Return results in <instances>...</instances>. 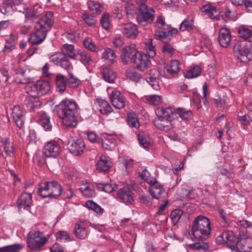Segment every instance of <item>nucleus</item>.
<instances>
[{
	"mask_svg": "<svg viewBox=\"0 0 252 252\" xmlns=\"http://www.w3.org/2000/svg\"><path fill=\"white\" fill-rule=\"evenodd\" d=\"M39 124L46 131H50L52 129V125L50 122V117L45 113H43L38 121Z\"/></svg>",
	"mask_w": 252,
	"mask_h": 252,
	"instance_id": "nucleus-39",
	"label": "nucleus"
},
{
	"mask_svg": "<svg viewBox=\"0 0 252 252\" xmlns=\"http://www.w3.org/2000/svg\"><path fill=\"white\" fill-rule=\"evenodd\" d=\"M218 40L221 46L227 47L231 42V34L229 30L224 28H221Z\"/></svg>",
	"mask_w": 252,
	"mask_h": 252,
	"instance_id": "nucleus-19",
	"label": "nucleus"
},
{
	"mask_svg": "<svg viewBox=\"0 0 252 252\" xmlns=\"http://www.w3.org/2000/svg\"><path fill=\"white\" fill-rule=\"evenodd\" d=\"M32 202V194L28 192L22 193L17 201L19 210L21 209L29 210Z\"/></svg>",
	"mask_w": 252,
	"mask_h": 252,
	"instance_id": "nucleus-18",
	"label": "nucleus"
},
{
	"mask_svg": "<svg viewBox=\"0 0 252 252\" xmlns=\"http://www.w3.org/2000/svg\"><path fill=\"white\" fill-rule=\"evenodd\" d=\"M0 142L3 147V151L5 154L11 157L15 152L13 144L10 142L9 139L8 138H2Z\"/></svg>",
	"mask_w": 252,
	"mask_h": 252,
	"instance_id": "nucleus-31",
	"label": "nucleus"
},
{
	"mask_svg": "<svg viewBox=\"0 0 252 252\" xmlns=\"http://www.w3.org/2000/svg\"><path fill=\"white\" fill-rule=\"evenodd\" d=\"M32 79L31 78L25 77L22 79L19 78L18 77L15 78V82L19 84H27L25 87L26 92L28 93L29 97H38V82L36 83H31Z\"/></svg>",
	"mask_w": 252,
	"mask_h": 252,
	"instance_id": "nucleus-8",
	"label": "nucleus"
},
{
	"mask_svg": "<svg viewBox=\"0 0 252 252\" xmlns=\"http://www.w3.org/2000/svg\"><path fill=\"white\" fill-rule=\"evenodd\" d=\"M126 74L127 77L131 81L138 82L141 79L140 74L135 71L127 70Z\"/></svg>",
	"mask_w": 252,
	"mask_h": 252,
	"instance_id": "nucleus-58",
	"label": "nucleus"
},
{
	"mask_svg": "<svg viewBox=\"0 0 252 252\" xmlns=\"http://www.w3.org/2000/svg\"><path fill=\"white\" fill-rule=\"evenodd\" d=\"M82 17L85 22L90 26H94L96 23L97 20L93 15L85 13Z\"/></svg>",
	"mask_w": 252,
	"mask_h": 252,
	"instance_id": "nucleus-57",
	"label": "nucleus"
},
{
	"mask_svg": "<svg viewBox=\"0 0 252 252\" xmlns=\"http://www.w3.org/2000/svg\"><path fill=\"white\" fill-rule=\"evenodd\" d=\"M133 63L136 65L137 68L140 71H144L148 67L150 61L146 54L140 52Z\"/></svg>",
	"mask_w": 252,
	"mask_h": 252,
	"instance_id": "nucleus-22",
	"label": "nucleus"
},
{
	"mask_svg": "<svg viewBox=\"0 0 252 252\" xmlns=\"http://www.w3.org/2000/svg\"><path fill=\"white\" fill-rule=\"evenodd\" d=\"M47 242V239L45 236H41V238L28 241L27 242L28 247L32 250H39Z\"/></svg>",
	"mask_w": 252,
	"mask_h": 252,
	"instance_id": "nucleus-29",
	"label": "nucleus"
},
{
	"mask_svg": "<svg viewBox=\"0 0 252 252\" xmlns=\"http://www.w3.org/2000/svg\"><path fill=\"white\" fill-rule=\"evenodd\" d=\"M109 18V14L106 13L102 15L100 20V23L102 27L106 30H108L109 28L110 22Z\"/></svg>",
	"mask_w": 252,
	"mask_h": 252,
	"instance_id": "nucleus-63",
	"label": "nucleus"
},
{
	"mask_svg": "<svg viewBox=\"0 0 252 252\" xmlns=\"http://www.w3.org/2000/svg\"><path fill=\"white\" fill-rule=\"evenodd\" d=\"M238 242V238L231 230H225L216 238L217 244L220 245L226 244L232 252H241L240 250H236Z\"/></svg>",
	"mask_w": 252,
	"mask_h": 252,
	"instance_id": "nucleus-5",
	"label": "nucleus"
},
{
	"mask_svg": "<svg viewBox=\"0 0 252 252\" xmlns=\"http://www.w3.org/2000/svg\"><path fill=\"white\" fill-rule=\"evenodd\" d=\"M25 104L27 108L30 111H35L40 108L42 105L41 102L38 97H29L25 100Z\"/></svg>",
	"mask_w": 252,
	"mask_h": 252,
	"instance_id": "nucleus-24",
	"label": "nucleus"
},
{
	"mask_svg": "<svg viewBox=\"0 0 252 252\" xmlns=\"http://www.w3.org/2000/svg\"><path fill=\"white\" fill-rule=\"evenodd\" d=\"M69 58V57L65 56L63 54L56 53L50 57V61L55 64L59 65L64 69H69L72 68L71 64L68 59Z\"/></svg>",
	"mask_w": 252,
	"mask_h": 252,
	"instance_id": "nucleus-11",
	"label": "nucleus"
},
{
	"mask_svg": "<svg viewBox=\"0 0 252 252\" xmlns=\"http://www.w3.org/2000/svg\"><path fill=\"white\" fill-rule=\"evenodd\" d=\"M157 118L154 121V125L158 129L168 131L172 128L171 118L175 114L172 107H161L156 111Z\"/></svg>",
	"mask_w": 252,
	"mask_h": 252,
	"instance_id": "nucleus-4",
	"label": "nucleus"
},
{
	"mask_svg": "<svg viewBox=\"0 0 252 252\" xmlns=\"http://www.w3.org/2000/svg\"><path fill=\"white\" fill-rule=\"evenodd\" d=\"M183 214V211L180 209H175L171 212L170 218L174 225H176L179 222Z\"/></svg>",
	"mask_w": 252,
	"mask_h": 252,
	"instance_id": "nucleus-50",
	"label": "nucleus"
},
{
	"mask_svg": "<svg viewBox=\"0 0 252 252\" xmlns=\"http://www.w3.org/2000/svg\"><path fill=\"white\" fill-rule=\"evenodd\" d=\"M96 187L99 190L108 193L112 192L114 189L112 186L109 184L96 183Z\"/></svg>",
	"mask_w": 252,
	"mask_h": 252,
	"instance_id": "nucleus-59",
	"label": "nucleus"
},
{
	"mask_svg": "<svg viewBox=\"0 0 252 252\" xmlns=\"http://www.w3.org/2000/svg\"><path fill=\"white\" fill-rule=\"evenodd\" d=\"M16 37L11 34L8 39L6 40L5 45L2 50V52L4 53H8L15 49V39Z\"/></svg>",
	"mask_w": 252,
	"mask_h": 252,
	"instance_id": "nucleus-38",
	"label": "nucleus"
},
{
	"mask_svg": "<svg viewBox=\"0 0 252 252\" xmlns=\"http://www.w3.org/2000/svg\"><path fill=\"white\" fill-rule=\"evenodd\" d=\"M62 188L61 186L57 182L52 181L49 183V197L56 198L62 193Z\"/></svg>",
	"mask_w": 252,
	"mask_h": 252,
	"instance_id": "nucleus-28",
	"label": "nucleus"
},
{
	"mask_svg": "<svg viewBox=\"0 0 252 252\" xmlns=\"http://www.w3.org/2000/svg\"><path fill=\"white\" fill-rule=\"evenodd\" d=\"M111 102L116 108L120 109L125 106L126 100L121 93L117 90H113L110 96Z\"/></svg>",
	"mask_w": 252,
	"mask_h": 252,
	"instance_id": "nucleus-14",
	"label": "nucleus"
},
{
	"mask_svg": "<svg viewBox=\"0 0 252 252\" xmlns=\"http://www.w3.org/2000/svg\"><path fill=\"white\" fill-rule=\"evenodd\" d=\"M249 46L243 42L237 41L235 42L233 45V52L235 56L241 62L248 63L252 58Z\"/></svg>",
	"mask_w": 252,
	"mask_h": 252,
	"instance_id": "nucleus-6",
	"label": "nucleus"
},
{
	"mask_svg": "<svg viewBox=\"0 0 252 252\" xmlns=\"http://www.w3.org/2000/svg\"><path fill=\"white\" fill-rule=\"evenodd\" d=\"M38 96L47 94L50 92L51 87L48 82L43 81H38Z\"/></svg>",
	"mask_w": 252,
	"mask_h": 252,
	"instance_id": "nucleus-32",
	"label": "nucleus"
},
{
	"mask_svg": "<svg viewBox=\"0 0 252 252\" xmlns=\"http://www.w3.org/2000/svg\"><path fill=\"white\" fill-rule=\"evenodd\" d=\"M139 15L137 21L139 25L145 27L148 24L151 23L154 19L155 10L147 5H142L138 8Z\"/></svg>",
	"mask_w": 252,
	"mask_h": 252,
	"instance_id": "nucleus-7",
	"label": "nucleus"
},
{
	"mask_svg": "<svg viewBox=\"0 0 252 252\" xmlns=\"http://www.w3.org/2000/svg\"><path fill=\"white\" fill-rule=\"evenodd\" d=\"M202 68L198 65H194L184 74V76L187 78H192L199 76L201 73Z\"/></svg>",
	"mask_w": 252,
	"mask_h": 252,
	"instance_id": "nucleus-37",
	"label": "nucleus"
},
{
	"mask_svg": "<svg viewBox=\"0 0 252 252\" xmlns=\"http://www.w3.org/2000/svg\"><path fill=\"white\" fill-rule=\"evenodd\" d=\"M175 116L178 114L180 117L184 120L188 121L192 116V112L190 110H187L183 108H178L176 110L175 109Z\"/></svg>",
	"mask_w": 252,
	"mask_h": 252,
	"instance_id": "nucleus-43",
	"label": "nucleus"
},
{
	"mask_svg": "<svg viewBox=\"0 0 252 252\" xmlns=\"http://www.w3.org/2000/svg\"><path fill=\"white\" fill-rule=\"evenodd\" d=\"M251 237V235L250 233H248L246 231L241 230L239 233V236L237 237L238 238V243H244L246 240L248 239V238H250Z\"/></svg>",
	"mask_w": 252,
	"mask_h": 252,
	"instance_id": "nucleus-64",
	"label": "nucleus"
},
{
	"mask_svg": "<svg viewBox=\"0 0 252 252\" xmlns=\"http://www.w3.org/2000/svg\"><path fill=\"white\" fill-rule=\"evenodd\" d=\"M56 90L60 93H63L66 90L67 81L65 76L60 73L57 74L55 78Z\"/></svg>",
	"mask_w": 252,
	"mask_h": 252,
	"instance_id": "nucleus-27",
	"label": "nucleus"
},
{
	"mask_svg": "<svg viewBox=\"0 0 252 252\" xmlns=\"http://www.w3.org/2000/svg\"><path fill=\"white\" fill-rule=\"evenodd\" d=\"M79 190L84 196L87 197H91L94 194V190L88 185L82 186L79 188Z\"/></svg>",
	"mask_w": 252,
	"mask_h": 252,
	"instance_id": "nucleus-55",
	"label": "nucleus"
},
{
	"mask_svg": "<svg viewBox=\"0 0 252 252\" xmlns=\"http://www.w3.org/2000/svg\"><path fill=\"white\" fill-rule=\"evenodd\" d=\"M118 199L119 201L131 204L134 202L133 192L128 187L119 189L117 192Z\"/></svg>",
	"mask_w": 252,
	"mask_h": 252,
	"instance_id": "nucleus-12",
	"label": "nucleus"
},
{
	"mask_svg": "<svg viewBox=\"0 0 252 252\" xmlns=\"http://www.w3.org/2000/svg\"><path fill=\"white\" fill-rule=\"evenodd\" d=\"M58 117L67 128H74L78 123L79 106L72 99L65 98L55 106Z\"/></svg>",
	"mask_w": 252,
	"mask_h": 252,
	"instance_id": "nucleus-1",
	"label": "nucleus"
},
{
	"mask_svg": "<svg viewBox=\"0 0 252 252\" xmlns=\"http://www.w3.org/2000/svg\"><path fill=\"white\" fill-rule=\"evenodd\" d=\"M139 143L145 149H147L150 146V140L148 134L143 131H140L137 134Z\"/></svg>",
	"mask_w": 252,
	"mask_h": 252,
	"instance_id": "nucleus-35",
	"label": "nucleus"
},
{
	"mask_svg": "<svg viewBox=\"0 0 252 252\" xmlns=\"http://www.w3.org/2000/svg\"><path fill=\"white\" fill-rule=\"evenodd\" d=\"M127 122L128 126L131 127L138 128L140 126L139 120L134 113H130L127 115Z\"/></svg>",
	"mask_w": 252,
	"mask_h": 252,
	"instance_id": "nucleus-40",
	"label": "nucleus"
},
{
	"mask_svg": "<svg viewBox=\"0 0 252 252\" xmlns=\"http://www.w3.org/2000/svg\"><path fill=\"white\" fill-rule=\"evenodd\" d=\"M23 248V245L16 244L0 248V252H19Z\"/></svg>",
	"mask_w": 252,
	"mask_h": 252,
	"instance_id": "nucleus-46",
	"label": "nucleus"
},
{
	"mask_svg": "<svg viewBox=\"0 0 252 252\" xmlns=\"http://www.w3.org/2000/svg\"><path fill=\"white\" fill-rule=\"evenodd\" d=\"M146 99L151 104L154 105H158L161 102V96L159 95H149Z\"/></svg>",
	"mask_w": 252,
	"mask_h": 252,
	"instance_id": "nucleus-60",
	"label": "nucleus"
},
{
	"mask_svg": "<svg viewBox=\"0 0 252 252\" xmlns=\"http://www.w3.org/2000/svg\"><path fill=\"white\" fill-rule=\"evenodd\" d=\"M41 236H45L40 231H31L28 233L27 241L38 239L41 238Z\"/></svg>",
	"mask_w": 252,
	"mask_h": 252,
	"instance_id": "nucleus-61",
	"label": "nucleus"
},
{
	"mask_svg": "<svg viewBox=\"0 0 252 252\" xmlns=\"http://www.w3.org/2000/svg\"><path fill=\"white\" fill-rule=\"evenodd\" d=\"M42 9L40 7L32 8H25L24 13L26 22H33L36 19L39 18Z\"/></svg>",
	"mask_w": 252,
	"mask_h": 252,
	"instance_id": "nucleus-21",
	"label": "nucleus"
},
{
	"mask_svg": "<svg viewBox=\"0 0 252 252\" xmlns=\"http://www.w3.org/2000/svg\"><path fill=\"white\" fill-rule=\"evenodd\" d=\"M74 47L72 45L64 44L62 49V52L60 54H63L65 56L69 57V58L74 59L76 55L74 51Z\"/></svg>",
	"mask_w": 252,
	"mask_h": 252,
	"instance_id": "nucleus-44",
	"label": "nucleus"
},
{
	"mask_svg": "<svg viewBox=\"0 0 252 252\" xmlns=\"http://www.w3.org/2000/svg\"><path fill=\"white\" fill-rule=\"evenodd\" d=\"M102 58L113 63L116 58L115 52L111 49L107 48L103 52Z\"/></svg>",
	"mask_w": 252,
	"mask_h": 252,
	"instance_id": "nucleus-53",
	"label": "nucleus"
},
{
	"mask_svg": "<svg viewBox=\"0 0 252 252\" xmlns=\"http://www.w3.org/2000/svg\"><path fill=\"white\" fill-rule=\"evenodd\" d=\"M66 81L70 88H76L81 84V81L72 73H68L66 77Z\"/></svg>",
	"mask_w": 252,
	"mask_h": 252,
	"instance_id": "nucleus-42",
	"label": "nucleus"
},
{
	"mask_svg": "<svg viewBox=\"0 0 252 252\" xmlns=\"http://www.w3.org/2000/svg\"><path fill=\"white\" fill-rule=\"evenodd\" d=\"M139 176L149 184L156 180V179L151 177L150 172L146 168L143 169L141 173H139Z\"/></svg>",
	"mask_w": 252,
	"mask_h": 252,
	"instance_id": "nucleus-56",
	"label": "nucleus"
},
{
	"mask_svg": "<svg viewBox=\"0 0 252 252\" xmlns=\"http://www.w3.org/2000/svg\"><path fill=\"white\" fill-rule=\"evenodd\" d=\"M78 55L80 57L81 61L85 64L91 65L94 62L91 55L86 52L79 51Z\"/></svg>",
	"mask_w": 252,
	"mask_h": 252,
	"instance_id": "nucleus-52",
	"label": "nucleus"
},
{
	"mask_svg": "<svg viewBox=\"0 0 252 252\" xmlns=\"http://www.w3.org/2000/svg\"><path fill=\"white\" fill-rule=\"evenodd\" d=\"M112 166V162L108 157L101 156L96 164V169L98 171L105 172Z\"/></svg>",
	"mask_w": 252,
	"mask_h": 252,
	"instance_id": "nucleus-25",
	"label": "nucleus"
},
{
	"mask_svg": "<svg viewBox=\"0 0 252 252\" xmlns=\"http://www.w3.org/2000/svg\"><path fill=\"white\" fill-rule=\"evenodd\" d=\"M86 227L87 223L85 220H80L77 221L75 223L74 229L75 236L79 239H85L89 234Z\"/></svg>",
	"mask_w": 252,
	"mask_h": 252,
	"instance_id": "nucleus-16",
	"label": "nucleus"
},
{
	"mask_svg": "<svg viewBox=\"0 0 252 252\" xmlns=\"http://www.w3.org/2000/svg\"><path fill=\"white\" fill-rule=\"evenodd\" d=\"M70 152L75 156L81 155L85 148L84 141L82 139L73 140L71 143H68Z\"/></svg>",
	"mask_w": 252,
	"mask_h": 252,
	"instance_id": "nucleus-17",
	"label": "nucleus"
},
{
	"mask_svg": "<svg viewBox=\"0 0 252 252\" xmlns=\"http://www.w3.org/2000/svg\"><path fill=\"white\" fill-rule=\"evenodd\" d=\"M89 9L94 14H99L103 9V6L100 3L94 0H90L88 2Z\"/></svg>",
	"mask_w": 252,
	"mask_h": 252,
	"instance_id": "nucleus-41",
	"label": "nucleus"
},
{
	"mask_svg": "<svg viewBox=\"0 0 252 252\" xmlns=\"http://www.w3.org/2000/svg\"><path fill=\"white\" fill-rule=\"evenodd\" d=\"M61 149L60 145L56 141H50L44 146L43 152L48 158H56L60 155Z\"/></svg>",
	"mask_w": 252,
	"mask_h": 252,
	"instance_id": "nucleus-10",
	"label": "nucleus"
},
{
	"mask_svg": "<svg viewBox=\"0 0 252 252\" xmlns=\"http://www.w3.org/2000/svg\"><path fill=\"white\" fill-rule=\"evenodd\" d=\"M12 116L16 126L20 128L23 127L24 123V111L19 106H15L13 108Z\"/></svg>",
	"mask_w": 252,
	"mask_h": 252,
	"instance_id": "nucleus-20",
	"label": "nucleus"
},
{
	"mask_svg": "<svg viewBox=\"0 0 252 252\" xmlns=\"http://www.w3.org/2000/svg\"><path fill=\"white\" fill-rule=\"evenodd\" d=\"M121 27V30L126 37L130 39H135L137 37L139 32L136 25L129 23L123 24Z\"/></svg>",
	"mask_w": 252,
	"mask_h": 252,
	"instance_id": "nucleus-13",
	"label": "nucleus"
},
{
	"mask_svg": "<svg viewBox=\"0 0 252 252\" xmlns=\"http://www.w3.org/2000/svg\"><path fill=\"white\" fill-rule=\"evenodd\" d=\"M252 249V239L251 238L246 240L243 243H238L236 250H239L241 252H249Z\"/></svg>",
	"mask_w": 252,
	"mask_h": 252,
	"instance_id": "nucleus-45",
	"label": "nucleus"
},
{
	"mask_svg": "<svg viewBox=\"0 0 252 252\" xmlns=\"http://www.w3.org/2000/svg\"><path fill=\"white\" fill-rule=\"evenodd\" d=\"M53 13L47 12L40 20L35 22V32L31 33L29 38L32 45H38L45 39L47 33L52 25Z\"/></svg>",
	"mask_w": 252,
	"mask_h": 252,
	"instance_id": "nucleus-2",
	"label": "nucleus"
},
{
	"mask_svg": "<svg viewBox=\"0 0 252 252\" xmlns=\"http://www.w3.org/2000/svg\"><path fill=\"white\" fill-rule=\"evenodd\" d=\"M239 37L249 42L252 41V30L246 25H241L237 30Z\"/></svg>",
	"mask_w": 252,
	"mask_h": 252,
	"instance_id": "nucleus-23",
	"label": "nucleus"
},
{
	"mask_svg": "<svg viewBox=\"0 0 252 252\" xmlns=\"http://www.w3.org/2000/svg\"><path fill=\"white\" fill-rule=\"evenodd\" d=\"M139 53L136 49L135 44H132L123 49L121 55L122 61L126 64L133 63Z\"/></svg>",
	"mask_w": 252,
	"mask_h": 252,
	"instance_id": "nucleus-9",
	"label": "nucleus"
},
{
	"mask_svg": "<svg viewBox=\"0 0 252 252\" xmlns=\"http://www.w3.org/2000/svg\"><path fill=\"white\" fill-rule=\"evenodd\" d=\"M50 182L41 183L39 184L37 192L43 198L49 197Z\"/></svg>",
	"mask_w": 252,
	"mask_h": 252,
	"instance_id": "nucleus-36",
	"label": "nucleus"
},
{
	"mask_svg": "<svg viewBox=\"0 0 252 252\" xmlns=\"http://www.w3.org/2000/svg\"><path fill=\"white\" fill-rule=\"evenodd\" d=\"M193 21L189 19H186L182 21L179 27V30L181 32L185 31H190L193 28Z\"/></svg>",
	"mask_w": 252,
	"mask_h": 252,
	"instance_id": "nucleus-49",
	"label": "nucleus"
},
{
	"mask_svg": "<svg viewBox=\"0 0 252 252\" xmlns=\"http://www.w3.org/2000/svg\"><path fill=\"white\" fill-rule=\"evenodd\" d=\"M211 226L209 220L203 216H197L193 221L192 234L197 240L204 241L210 234Z\"/></svg>",
	"mask_w": 252,
	"mask_h": 252,
	"instance_id": "nucleus-3",
	"label": "nucleus"
},
{
	"mask_svg": "<svg viewBox=\"0 0 252 252\" xmlns=\"http://www.w3.org/2000/svg\"><path fill=\"white\" fill-rule=\"evenodd\" d=\"M103 79L108 83H113L116 78L115 72L111 68H104L102 71Z\"/></svg>",
	"mask_w": 252,
	"mask_h": 252,
	"instance_id": "nucleus-34",
	"label": "nucleus"
},
{
	"mask_svg": "<svg viewBox=\"0 0 252 252\" xmlns=\"http://www.w3.org/2000/svg\"><path fill=\"white\" fill-rule=\"evenodd\" d=\"M101 144L102 147L107 151H112L116 146L114 140L104 139L103 140L101 139L100 142Z\"/></svg>",
	"mask_w": 252,
	"mask_h": 252,
	"instance_id": "nucleus-54",
	"label": "nucleus"
},
{
	"mask_svg": "<svg viewBox=\"0 0 252 252\" xmlns=\"http://www.w3.org/2000/svg\"><path fill=\"white\" fill-rule=\"evenodd\" d=\"M202 11L212 19H220V12L216 7L211 4H206L202 8Z\"/></svg>",
	"mask_w": 252,
	"mask_h": 252,
	"instance_id": "nucleus-26",
	"label": "nucleus"
},
{
	"mask_svg": "<svg viewBox=\"0 0 252 252\" xmlns=\"http://www.w3.org/2000/svg\"><path fill=\"white\" fill-rule=\"evenodd\" d=\"M180 63L177 60H172L165 66L167 72L171 75L175 76L177 75L180 70Z\"/></svg>",
	"mask_w": 252,
	"mask_h": 252,
	"instance_id": "nucleus-30",
	"label": "nucleus"
},
{
	"mask_svg": "<svg viewBox=\"0 0 252 252\" xmlns=\"http://www.w3.org/2000/svg\"><path fill=\"white\" fill-rule=\"evenodd\" d=\"M145 49L149 55V56L153 58L155 56L156 51L155 47L153 45V39L149 38L146 40L145 42Z\"/></svg>",
	"mask_w": 252,
	"mask_h": 252,
	"instance_id": "nucleus-47",
	"label": "nucleus"
},
{
	"mask_svg": "<svg viewBox=\"0 0 252 252\" xmlns=\"http://www.w3.org/2000/svg\"><path fill=\"white\" fill-rule=\"evenodd\" d=\"M162 52L164 54L171 57L174 54V49L171 45L165 42L162 47Z\"/></svg>",
	"mask_w": 252,
	"mask_h": 252,
	"instance_id": "nucleus-62",
	"label": "nucleus"
},
{
	"mask_svg": "<svg viewBox=\"0 0 252 252\" xmlns=\"http://www.w3.org/2000/svg\"><path fill=\"white\" fill-rule=\"evenodd\" d=\"M98 103L99 106V112L103 115H107L111 113L113 109L109 103L102 99H98Z\"/></svg>",
	"mask_w": 252,
	"mask_h": 252,
	"instance_id": "nucleus-33",
	"label": "nucleus"
},
{
	"mask_svg": "<svg viewBox=\"0 0 252 252\" xmlns=\"http://www.w3.org/2000/svg\"><path fill=\"white\" fill-rule=\"evenodd\" d=\"M84 47L93 52H97L99 50V48L97 47L93 42L92 38L86 37L83 41Z\"/></svg>",
	"mask_w": 252,
	"mask_h": 252,
	"instance_id": "nucleus-48",
	"label": "nucleus"
},
{
	"mask_svg": "<svg viewBox=\"0 0 252 252\" xmlns=\"http://www.w3.org/2000/svg\"><path fill=\"white\" fill-rule=\"evenodd\" d=\"M86 206L97 214H101L104 212L103 209L92 200L87 201L86 202Z\"/></svg>",
	"mask_w": 252,
	"mask_h": 252,
	"instance_id": "nucleus-51",
	"label": "nucleus"
},
{
	"mask_svg": "<svg viewBox=\"0 0 252 252\" xmlns=\"http://www.w3.org/2000/svg\"><path fill=\"white\" fill-rule=\"evenodd\" d=\"M149 185L150 192L153 198L159 199L164 197L165 194V189L157 180Z\"/></svg>",
	"mask_w": 252,
	"mask_h": 252,
	"instance_id": "nucleus-15",
	"label": "nucleus"
}]
</instances>
